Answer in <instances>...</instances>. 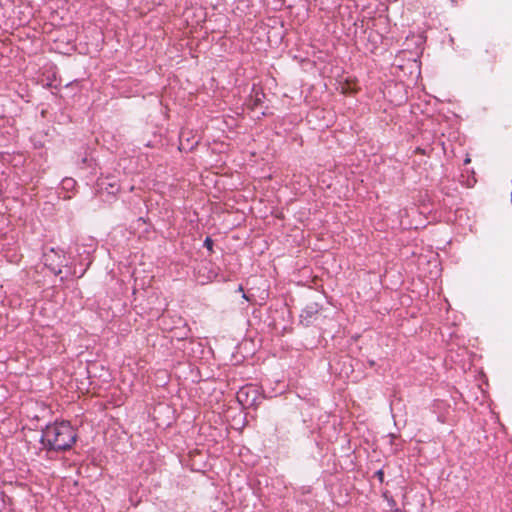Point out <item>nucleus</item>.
<instances>
[{
	"label": "nucleus",
	"instance_id": "11",
	"mask_svg": "<svg viewBox=\"0 0 512 512\" xmlns=\"http://www.w3.org/2000/svg\"><path fill=\"white\" fill-rule=\"evenodd\" d=\"M243 394H244V391H243V390H241V391L238 393V400H239V401H242V400H241V397H242V395H243Z\"/></svg>",
	"mask_w": 512,
	"mask_h": 512
},
{
	"label": "nucleus",
	"instance_id": "14",
	"mask_svg": "<svg viewBox=\"0 0 512 512\" xmlns=\"http://www.w3.org/2000/svg\"><path fill=\"white\" fill-rule=\"evenodd\" d=\"M452 5H456V0H450Z\"/></svg>",
	"mask_w": 512,
	"mask_h": 512
},
{
	"label": "nucleus",
	"instance_id": "5",
	"mask_svg": "<svg viewBox=\"0 0 512 512\" xmlns=\"http://www.w3.org/2000/svg\"><path fill=\"white\" fill-rule=\"evenodd\" d=\"M337 89L339 90V92L341 94H344V95H354L358 92V88L356 87V85L349 80L340 82Z\"/></svg>",
	"mask_w": 512,
	"mask_h": 512
},
{
	"label": "nucleus",
	"instance_id": "7",
	"mask_svg": "<svg viewBox=\"0 0 512 512\" xmlns=\"http://www.w3.org/2000/svg\"><path fill=\"white\" fill-rule=\"evenodd\" d=\"M204 247H206L209 251H212L213 247V240L210 237H207L204 240Z\"/></svg>",
	"mask_w": 512,
	"mask_h": 512
},
{
	"label": "nucleus",
	"instance_id": "10",
	"mask_svg": "<svg viewBox=\"0 0 512 512\" xmlns=\"http://www.w3.org/2000/svg\"><path fill=\"white\" fill-rule=\"evenodd\" d=\"M389 504H390V506H391L392 508H395V506H396V503H395V501H394L393 499H391V500L389 501Z\"/></svg>",
	"mask_w": 512,
	"mask_h": 512
},
{
	"label": "nucleus",
	"instance_id": "8",
	"mask_svg": "<svg viewBox=\"0 0 512 512\" xmlns=\"http://www.w3.org/2000/svg\"><path fill=\"white\" fill-rule=\"evenodd\" d=\"M374 476L378 478L380 483H383V481H384V472H383V470L380 469V470L376 471Z\"/></svg>",
	"mask_w": 512,
	"mask_h": 512
},
{
	"label": "nucleus",
	"instance_id": "3",
	"mask_svg": "<svg viewBox=\"0 0 512 512\" xmlns=\"http://www.w3.org/2000/svg\"><path fill=\"white\" fill-rule=\"evenodd\" d=\"M193 130H181L179 133V149L180 150H191L198 143L195 140V136H192Z\"/></svg>",
	"mask_w": 512,
	"mask_h": 512
},
{
	"label": "nucleus",
	"instance_id": "9",
	"mask_svg": "<svg viewBox=\"0 0 512 512\" xmlns=\"http://www.w3.org/2000/svg\"><path fill=\"white\" fill-rule=\"evenodd\" d=\"M74 84H78V81H77V80H74V81H71V82L67 83V84L65 85V88L71 87V86H73Z\"/></svg>",
	"mask_w": 512,
	"mask_h": 512
},
{
	"label": "nucleus",
	"instance_id": "2",
	"mask_svg": "<svg viewBox=\"0 0 512 512\" xmlns=\"http://www.w3.org/2000/svg\"><path fill=\"white\" fill-rule=\"evenodd\" d=\"M64 256L60 251L50 248L43 253V262L53 273H61V266L63 264Z\"/></svg>",
	"mask_w": 512,
	"mask_h": 512
},
{
	"label": "nucleus",
	"instance_id": "6",
	"mask_svg": "<svg viewBox=\"0 0 512 512\" xmlns=\"http://www.w3.org/2000/svg\"><path fill=\"white\" fill-rule=\"evenodd\" d=\"M252 91L255 92V104L258 105L261 102V97H264V93L260 92L255 85L253 86Z\"/></svg>",
	"mask_w": 512,
	"mask_h": 512
},
{
	"label": "nucleus",
	"instance_id": "13",
	"mask_svg": "<svg viewBox=\"0 0 512 512\" xmlns=\"http://www.w3.org/2000/svg\"><path fill=\"white\" fill-rule=\"evenodd\" d=\"M393 512H401V511H400V509H399V508L395 507V508L393 509Z\"/></svg>",
	"mask_w": 512,
	"mask_h": 512
},
{
	"label": "nucleus",
	"instance_id": "4",
	"mask_svg": "<svg viewBox=\"0 0 512 512\" xmlns=\"http://www.w3.org/2000/svg\"><path fill=\"white\" fill-rule=\"evenodd\" d=\"M318 317V310L315 306H307L300 314L301 323L309 326Z\"/></svg>",
	"mask_w": 512,
	"mask_h": 512
},
{
	"label": "nucleus",
	"instance_id": "1",
	"mask_svg": "<svg viewBox=\"0 0 512 512\" xmlns=\"http://www.w3.org/2000/svg\"><path fill=\"white\" fill-rule=\"evenodd\" d=\"M76 431L69 422H56L46 426L41 442L49 450L64 451L70 449L76 441Z\"/></svg>",
	"mask_w": 512,
	"mask_h": 512
},
{
	"label": "nucleus",
	"instance_id": "12",
	"mask_svg": "<svg viewBox=\"0 0 512 512\" xmlns=\"http://www.w3.org/2000/svg\"><path fill=\"white\" fill-rule=\"evenodd\" d=\"M470 161H471V160H470V158H468V157H467V158L464 160V163H465V164H468V163H470Z\"/></svg>",
	"mask_w": 512,
	"mask_h": 512
}]
</instances>
